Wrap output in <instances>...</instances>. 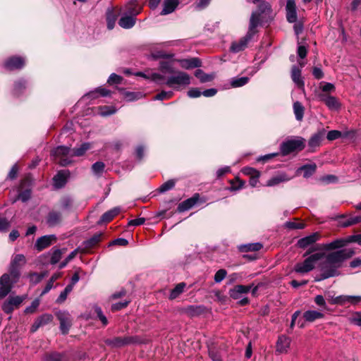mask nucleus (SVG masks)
Here are the masks:
<instances>
[{
  "label": "nucleus",
  "instance_id": "ea45409f",
  "mask_svg": "<svg viewBox=\"0 0 361 361\" xmlns=\"http://www.w3.org/2000/svg\"><path fill=\"white\" fill-rule=\"evenodd\" d=\"M120 15L119 10L114 8H109L106 11L107 23H115Z\"/></svg>",
  "mask_w": 361,
  "mask_h": 361
},
{
  "label": "nucleus",
  "instance_id": "774afa93",
  "mask_svg": "<svg viewBox=\"0 0 361 361\" xmlns=\"http://www.w3.org/2000/svg\"><path fill=\"white\" fill-rule=\"evenodd\" d=\"M312 75L314 78L319 80L324 77V73L322 70L319 67H314L312 69Z\"/></svg>",
  "mask_w": 361,
  "mask_h": 361
},
{
  "label": "nucleus",
  "instance_id": "49530a36",
  "mask_svg": "<svg viewBox=\"0 0 361 361\" xmlns=\"http://www.w3.org/2000/svg\"><path fill=\"white\" fill-rule=\"evenodd\" d=\"M320 88L322 93L327 94L329 92H334L335 91V86L332 83L330 82H322L320 83Z\"/></svg>",
  "mask_w": 361,
  "mask_h": 361
},
{
  "label": "nucleus",
  "instance_id": "c85d7f7f",
  "mask_svg": "<svg viewBox=\"0 0 361 361\" xmlns=\"http://www.w3.org/2000/svg\"><path fill=\"white\" fill-rule=\"evenodd\" d=\"M180 66L185 69H190L201 66V61L197 58L180 59Z\"/></svg>",
  "mask_w": 361,
  "mask_h": 361
},
{
  "label": "nucleus",
  "instance_id": "0e129e2a",
  "mask_svg": "<svg viewBox=\"0 0 361 361\" xmlns=\"http://www.w3.org/2000/svg\"><path fill=\"white\" fill-rule=\"evenodd\" d=\"M211 0H197L195 4V8L199 10L205 8L210 4Z\"/></svg>",
  "mask_w": 361,
  "mask_h": 361
},
{
  "label": "nucleus",
  "instance_id": "7c9ffc66",
  "mask_svg": "<svg viewBox=\"0 0 361 361\" xmlns=\"http://www.w3.org/2000/svg\"><path fill=\"white\" fill-rule=\"evenodd\" d=\"M61 221V214L59 212L51 211L47 216V224L50 227L56 226Z\"/></svg>",
  "mask_w": 361,
  "mask_h": 361
},
{
  "label": "nucleus",
  "instance_id": "3c124183",
  "mask_svg": "<svg viewBox=\"0 0 361 361\" xmlns=\"http://www.w3.org/2000/svg\"><path fill=\"white\" fill-rule=\"evenodd\" d=\"M125 97L128 101L132 102L142 97V94L141 92H127L125 94Z\"/></svg>",
  "mask_w": 361,
  "mask_h": 361
},
{
  "label": "nucleus",
  "instance_id": "e2e57ef3",
  "mask_svg": "<svg viewBox=\"0 0 361 361\" xmlns=\"http://www.w3.org/2000/svg\"><path fill=\"white\" fill-rule=\"evenodd\" d=\"M202 94V92L198 88H191L188 92V95L191 98H197L200 97Z\"/></svg>",
  "mask_w": 361,
  "mask_h": 361
},
{
  "label": "nucleus",
  "instance_id": "13d9d810",
  "mask_svg": "<svg viewBox=\"0 0 361 361\" xmlns=\"http://www.w3.org/2000/svg\"><path fill=\"white\" fill-rule=\"evenodd\" d=\"M286 226L290 229H302L305 228V224L302 222L288 221L286 223Z\"/></svg>",
  "mask_w": 361,
  "mask_h": 361
},
{
  "label": "nucleus",
  "instance_id": "052dcab7",
  "mask_svg": "<svg viewBox=\"0 0 361 361\" xmlns=\"http://www.w3.org/2000/svg\"><path fill=\"white\" fill-rule=\"evenodd\" d=\"M73 201L71 198L65 197L61 200V207L63 209H68L71 207Z\"/></svg>",
  "mask_w": 361,
  "mask_h": 361
},
{
  "label": "nucleus",
  "instance_id": "9b49d317",
  "mask_svg": "<svg viewBox=\"0 0 361 361\" xmlns=\"http://www.w3.org/2000/svg\"><path fill=\"white\" fill-rule=\"evenodd\" d=\"M17 282L11 274H4L0 278V298H5L11 291L13 283Z\"/></svg>",
  "mask_w": 361,
  "mask_h": 361
},
{
  "label": "nucleus",
  "instance_id": "de8ad7c7",
  "mask_svg": "<svg viewBox=\"0 0 361 361\" xmlns=\"http://www.w3.org/2000/svg\"><path fill=\"white\" fill-rule=\"evenodd\" d=\"M105 167V164L102 161H97L92 166V170L96 175H100Z\"/></svg>",
  "mask_w": 361,
  "mask_h": 361
},
{
  "label": "nucleus",
  "instance_id": "4c0bfd02",
  "mask_svg": "<svg viewBox=\"0 0 361 361\" xmlns=\"http://www.w3.org/2000/svg\"><path fill=\"white\" fill-rule=\"evenodd\" d=\"M186 286V283L184 282L179 283L177 284L173 289L171 290L169 295L170 300H174L178 298L184 290Z\"/></svg>",
  "mask_w": 361,
  "mask_h": 361
},
{
  "label": "nucleus",
  "instance_id": "c9c22d12",
  "mask_svg": "<svg viewBox=\"0 0 361 361\" xmlns=\"http://www.w3.org/2000/svg\"><path fill=\"white\" fill-rule=\"evenodd\" d=\"M195 76L202 83L210 82L214 78V74H207L201 69H197L195 71Z\"/></svg>",
  "mask_w": 361,
  "mask_h": 361
},
{
  "label": "nucleus",
  "instance_id": "c756f323",
  "mask_svg": "<svg viewBox=\"0 0 361 361\" xmlns=\"http://www.w3.org/2000/svg\"><path fill=\"white\" fill-rule=\"evenodd\" d=\"M179 4L178 0H164L161 15H167L175 11Z\"/></svg>",
  "mask_w": 361,
  "mask_h": 361
},
{
  "label": "nucleus",
  "instance_id": "393cba45",
  "mask_svg": "<svg viewBox=\"0 0 361 361\" xmlns=\"http://www.w3.org/2000/svg\"><path fill=\"white\" fill-rule=\"evenodd\" d=\"M181 311L187 316L194 317L202 314L204 312V307L202 305H189L183 307Z\"/></svg>",
  "mask_w": 361,
  "mask_h": 361
},
{
  "label": "nucleus",
  "instance_id": "cd10ccee",
  "mask_svg": "<svg viewBox=\"0 0 361 361\" xmlns=\"http://www.w3.org/2000/svg\"><path fill=\"white\" fill-rule=\"evenodd\" d=\"M103 233L99 232L95 233L92 238L85 240L83 243L84 248L82 250L83 252L87 251V250L94 247L97 244H98L102 238Z\"/></svg>",
  "mask_w": 361,
  "mask_h": 361
},
{
  "label": "nucleus",
  "instance_id": "aec40b11",
  "mask_svg": "<svg viewBox=\"0 0 361 361\" xmlns=\"http://www.w3.org/2000/svg\"><path fill=\"white\" fill-rule=\"evenodd\" d=\"M25 65L23 58L13 56L8 59L4 63V66L8 70L20 69Z\"/></svg>",
  "mask_w": 361,
  "mask_h": 361
},
{
  "label": "nucleus",
  "instance_id": "5701e85b",
  "mask_svg": "<svg viewBox=\"0 0 361 361\" xmlns=\"http://www.w3.org/2000/svg\"><path fill=\"white\" fill-rule=\"evenodd\" d=\"M252 287V285H237L230 290V296L235 300L239 299L242 294L247 293Z\"/></svg>",
  "mask_w": 361,
  "mask_h": 361
},
{
  "label": "nucleus",
  "instance_id": "f8f14e48",
  "mask_svg": "<svg viewBox=\"0 0 361 361\" xmlns=\"http://www.w3.org/2000/svg\"><path fill=\"white\" fill-rule=\"evenodd\" d=\"M141 9L142 8L139 4L129 5L127 12L120 19L119 23H135V17L140 13Z\"/></svg>",
  "mask_w": 361,
  "mask_h": 361
},
{
  "label": "nucleus",
  "instance_id": "58836bf2",
  "mask_svg": "<svg viewBox=\"0 0 361 361\" xmlns=\"http://www.w3.org/2000/svg\"><path fill=\"white\" fill-rule=\"evenodd\" d=\"M317 166L315 164H306L300 168H299L298 171L303 172V176L305 178H309L312 175H313L316 171Z\"/></svg>",
  "mask_w": 361,
  "mask_h": 361
},
{
  "label": "nucleus",
  "instance_id": "4be33fe9",
  "mask_svg": "<svg viewBox=\"0 0 361 361\" xmlns=\"http://www.w3.org/2000/svg\"><path fill=\"white\" fill-rule=\"evenodd\" d=\"M53 320V316L50 314H44L40 317H37L33 323L31 331L32 332L36 331L40 326L48 324Z\"/></svg>",
  "mask_w": 361,
  "mask_h": 361
},
{
  "label": "nucleus",
  "instance_id": "a19ab883",
  "mask_svg": "<svg viewBox=\"0 0 361 361\" xmlns=\"http://www.w3.org/2000/svg\"><path fill=\"white\" fill-rule=\"evenodd\" d=\"M293 111L295 116V118L298 121H302L304 116V106L299 102H295L293 104Z\"/></svg>",
  "mask_w": 361,
  "mask_h": 361
},
{
  "label": "nucleus",
  "instance_id": "39448f33",
  "mask_svg": "<svg viewBox=\"0 0 361 361\" xmlns=\"http://www.w3.org/2000/svg\"><path fill=\"white\" fill-rule=\"evenodd\" d=\"M324 257V253H314L307 257L302 262L298 263L294 267L297 273L305 274L314 269L317 262Z\"/></svg>",
  "mask_w": 361,
  "mask_h": 361
},
{
  "label": "nucleus",
  "instance_id": "72a5a7b5",
  "mask_svg": "<svg viewBox=\"0 0 361 361\" xmlns=\"http://www.w3.org/2000/svg\"><path fill=\"white\" fill-rule=\"evenodd\" d=\"M120 211L121 209L119 207H115L112 209L106 212L101 216L99 223L111 221L116 216H117L119 214Z\"/></svg>",
  "mask_w": 361,
  "mask_h": 361
},
{
  "label": "nucleus",
  "instance_id": "f704fd0d",
  "mask_svg": "<svg viewBox=\"0 0 361 361\" xmlns=\"http://www.w3.org/2000/svg\"><path fill=\"white\" fill-rule=\"evenodd\" d=\"M324 314L322 312L316 310H308L305 312L303 314V317L305 318V319L310 322H314L316 319L322 318Z\"/></svg>",
  "mask_w": 361,
  "mask_h": 361
},
{
  "label": "nucleus",
  "instance_id": "f257e3e1",
  "mask_svg": "<svg viewBox=\"0 0 361 361\" xmlns=\"http://www.w3.org/2000/svg\"><path fill=\"white\" fill-rule=\"evenodd\" d=\"M355 252L352 248L342 249L332 252L325 255V259L320 262L319 267L321 274L315 279L319 281L340 274L338 269L342 267L343 262L355 255Z\"/></svg>",
  "mask_w": 361,
  "mask_h": 361
},
{
  "label": "nucleus",
  "instance_id": "4d7b16f0",
  "mask_svg": "<svg viewBox=\"0 0 361 361\" xmlns=\"http://www.w3.org/2000/svg\"><path fill=\"white\" fill-rule=\"evenodd\" d=\"M351 323L357 326H361V312H356L350 317Z\"/></svg>",
  "mask_w": 361,
  "mask_h": 361
},
{
  "label": "nucleus",
  "instance_id": "37998d69",
  "mask_svg": "<svg viewBox=\"0 0 361 361\" xmlns=\"http://www.w3.org/2000/svg\"><path fill=\"white\" fill-rule=\"evenodd\" d=\"M65 251H66V249H64L63 250H59V249L54 250L53 252L51 254V260H50L51 264H55L57 262H59V260L61 258L62 254Z\"/></svg>",
  "mask_w": 361,
  "mask_h": 361
},
{
  "label": "nucleus",
  "instance_id": "0eeeda50",
  "mask_svg": "<svg viewBox=\"0 0 361 361\" xmlns=\"http://www.w3.org/2000/svg\"><path fill=\"white\" fill-rule=\"evenodd\" d=\"M305 146V140L303 138L290 140L281 145V152L282 154L288 155L295 151L303 149Z\"/></svg>",
  "mask_w": 361,
  "mask_h": 361
},
{
  "label": "nucleus",
  "instance_id": "b1692460",
  "mask_svg": "<svg viewBox=\"0 0 361 361\" xmlns=\"http://www.w3.org/2000/svg\"><path fill=\"white\" fill-rule=\"evenodd\" d=\"M290 338L285 335L279 336L276 342V351L280 353H287L290 345Z\"/></svg>",
  "mask_w": 361,
  "mask_h": 361
},
{
  "label": "nucleus",
  "instance_id": "bb28decb",
  "mask_svg": "<svg viewBox=\"0 0 361 361\" xmlns=\"http://www.w3.org/2000/svg\"><path fill=\"white\" fill-rule=\"evenodd\" d=\"M325 135V130L322 129L312 135L308 142L310 148L314 149L320 145Z\"/></svg>",
  "mask_w": 361,
  "mask_h": 361
},
{
  "label": "nucleus",
  "instance_id": "9d476101",
  "mask_svg": "<svg viewBox=\"0 0 361 361\" xmlns=\"http://www.w3.org/2000/svg\"><path fill=\"white\" fill-rule=\"evenodd\" d=\"M71 154V149L65 146H59L52 150L51 156L54 157L56 159H59L60 165L65 166L71 163V160L66 157Z\"/></svg>",
  "mask_w": 361,
  "mask_h": 361
},
{
  "label": "nucleus",
  "instance_id": "473e14b6",
  "mask_svg": "<svg viewBox=\"0 0 361 361\" xmlns=\"http://www.w3.org/2000/svg\"><path fill=\"white\" fill-rule=\"evenodd\" d=\"M289 180H290V178L286 174L281 173L270 178L267 181V185L269 187L275 186L282 182L288 181Z\"/></svg>",
  "mask_w": 361,
  "mask_h": 361
},
{
  "label": "nucleus",
  "instance_id": "c03bdc74",
  "mask_svg": "<svg viewBox=\"0 0 361 361\" xmlns=\"http://www.w3.org/2000/svg\"><path fill=\"white\" fill-rule=\"evenodd\" d=\"M97 93H99L100 95H102L103 97H106V96L109 95L110 92H109V90H106L105 88L98 87L94 91L90 92L88 94H85V97H96L95 94Z\"/></svg>",
  "mask_w": 361,
  "mask_h": 361
},
{
  "label": "nucleus",
  "instance_id": "864d4df0",
  "mask_svg": "<svg viewBox=\"0 0 361 361\" xmlns=\"http://www.w3.org/2000/svg\"><path fill=\"white\" fill-rule=\"evenodd\" d=\"M361 222V216H353L348 219V220L343 223V226L347 227Z\"/></svg>",
  "mask_w": 361,
  "mask_h": 361
},
{
  "label": "nucleus",
  "instance_id": "423d86ee",
  "mask_svg": "<svg viewBox=\"0 0 361 361\" xmlns=\"http://www.w3.org/2000/svg\"><path fill=\"white\" fill-rule=\"evenodd\" d=\"M350 243V242L348 241V237H347L346 238L336 239L329 243L316 244V245L312 246L309 249L307 254H310V253L317 251V250H326V251L334 250L336 249L343 247L348 243Z\"/></svg>",
  "mask_w": 361,
  "mask_h": 361
},
{
  "label": "nucleus",
  "instance_id": "09e8293b",
  "mask_svg": "<svg viewBox=\"0 0 361 361\" xmlns=\"http://www.w3.org/2000/svg\"><path fill=\"white\" fill-rule=\"evenodd\" d=\"M45 361H61L62 355L56 352L48 353L44 357Z\"/></svg>",
  "mask_w": 361,
  "mask_h": 361
},
{
  "label": "nucleus",
  "instance_id": "69168bd1",
  "mask_svg": "<svg viewBox=\"0 0 361 361\" xmlns=\"http://www.w3.org/2000/svg\"><path fill=\"white\" fill-rule=\"evenodd\" d=\"M10 227V222L6 218H0V232L6 231Z\"/></svg>",
  "mask_w": 361,
  "mask_h": 361
},
{
  "label": "nucleus",
  "instance_id": "f3484780",
  "mask_svg": "<svg viewBox=\"0 0 361 361\" xmlns=\"http://www.w3.org/2000/svg\"><path fill=\"white\" fill-rule=\"evenodd\" d=\"M56 241V237L55 235H44L37 240L35 247L37 250L41 251Z\"/></svg>",
  "mask_w": 361,
  "mask_h": 361
},
{
  "label": "nucleus",
  "instance_id": "79ce46f5",
  "mask_svg": "<svg viewBox=\"0 0 361 361\" xmlns=\"http://www.w3.org/2000/svg\"><path fill=\"white\" fill-rule=\"evenodd\" d=\"M250 80L248 77L233 78L231 80V86L232 87H240L246 85Z\"/></svg>",
  "mask_w": 361,
  "mask_h": 361
},
{
  "label": "nucleus",
  "instance_id": "dca6fc26",
  "mask_svg": "<svg viewBox=\"0 0 361 361\" xmlns=\"http://www.w3.org/2000/svg\"><path fill=\"white\" fill-rule=\"evenodd\" d=\"M286 18L288 23H296L297 7L295 0H287L286 5Z\"/></svg>",
  "mask_w": 361,
  "mask_h": 361
},
{
  "label": "nucleus",
  "instance_id": "20e7f679",
  "mask_svg": "<svg viewBox=\"0 0 361 361\" xmlns=\"http://www.w3.org/2000/svg\"><path fill=\"white\" fill-rule=\"evenodd\" d=\"M190 79L187 73L179 71L169 77L164 84L175 90H180L190 84Z\"/></svg>",
  "mask_w": 361,
  "mask_h": 361
},
{
  "label": "nucleus",
  "instance_id": "2eb2a0df",
  "mask_svg": "<svg viewBox=\"0 0 361 361\" xmlns=\"http://www.w3.org/2000/svg\"><path fill=\"white\" fill-rule=\"evenodd\" d=\"M300 68L293 66L291 68V78L294 83L300 89H304L305 82L301 77V68L305 66L304 62H299Z\"/></svg>",
  "mask_w": 361,
  "mask_h": 361
},
{
  "label": "nucleus",
  "instance_id": "680f3d73",
  "mask_svg": "<svg viewBox=\"0 0 361 361\" xmlns=\"http://www.w3.org/2000/svg\"><path fill=\"white\" fill-rule=\"evenodd\" d=\"M122 80V77L120 75H118L115 73H112L109 79H108V83L109 85H114V84H120Z\"/></svg>",
  "mask_w": 361,
  "mask_h": 361
},
{
  "label": "nucleus",
  "instance_id": "8fccbe9b",
  "mask_svg": "<svg viewBox=\"0 0 361 361\" xmlns=\"http://www.w3.org/2000/svg\"><path fill=\"white\" fill-rule=\"evenodd\" d=\"M175 180H169L164 183H163L160 188H159V192H165L171 189H172L175 185Z\"/></svg>",
  "mask_w": 361,
  "mask_h": 361
},
{
  "label": "nucleus",
  "instance_id": "6e6552de",
  "mask_svg": "<svg viewBox=\"0 0 361 361\" xmlns=\"http://www.w3.org/2000/svg\"><path fill=\"white\" fill-rule=\"evenodd\" d=\"M55 315L60 322L61 331L63 334H67L72 326L73 319L71 314L66 310H59Z\"/></svg>",
  "mask_w": 361,
  "mask_h": 361
},
{
  "label": "nucleus",
  "instance_id": "bf43d9fd",
  "mask_svg": "<svg viewBox=\"0 0 361 361\" xmlns=\"http://www.w3.org/2000/svg\"><path fill=\"white\" fill-rule=\"evenodd\" d=\"M94 311L97 315V317L99 319L102 323L104 325H106L108 324V320L105 315L103 314L102 309L99 307H95Z\"/></svg>",
  "mask_w": 361,
  "mask_h": 361
},
{
  "label": "nucleus",
  "instance_id": "603ef678",
  "mask_svg": "<svg viewBox=\"0 0 361 361\" xmlns=\"http://www.w3.org/2000/svg\"><path fill=\"white\" fill-rule=\"evenodd\" d=\"M227 271L226 269H221L218 270L214 275V281L216 283H221L226 276Z\"/></svg>",
  "mask_w": 361,
  "mask_h": 361
},
{
  "label": "nucleus",
  "instance_id": "412c9836",
  "mask_svg": "<svg viewBox=\"0 0 361 361\" xmlns=\"http://www.w3.org/2000/svg\"><path fill=\"white\" fill-rule=\"evenodd\" d=\"M70 173L67 170H62L57 173L54 177V185L57 188H61L65 185L67 179L69 177Z\"/></svg>",
  "mask_w": 361,
  "mask_h": 361
},
{
  "label": "nucleus",
  "instance_id": "5fc2aeb1",
  "mask_svg": "<svg viewBox=\"0 0 361 361\" xmlns=\"http://www.w3.org/2000/svg\"><path fill=\"white\" fill-rule=\"evenodd\" d=\"M173 93L172 91H161L160 93L157 94L154 99L155 100H163V99H167L171 97H172Z\"/></svg>",
  "mask_w": 361,
  "mask_h": 361
},
{
  "label": "nucleus",
  "instance_id": "7ed1b4c3",
  "mask_svg": "<svg viewBox=\"0 0 361 361\" xmlns=\"http://www.w3.org/2000/svg\"><path fill=\"white\" fill-rule=\"evenodd\" d=\"M274 13L268 2L263 1L259 4L257 10L250 18V23H268L273 20Z\"/></svg>",
  "mask_w": 361,
  "mask_h": 361
},
{
  "label": "nucleus",
  "instance_id": "f03ea898",
  "mask_svg": "<svg viewBox=\"0 0 361 361\" xmlns=\"http://www.w3.org/2000/svg\"><path fill=\"white\" fill-rule=\"evenodd\" d=\"M259 24H250L247 34L237 41L231 43L230 51L233 53H238L245 50L250 42L255 40L258 33Z\"/></svg>",
  "mask_w": 361,
  "mask_h": 361
},
{
  "label": "nucleus",
  "instance_id": "4468645a",
  "mask_svg": "<svg viewBox=\"0 0 361 361\" xmlns=\"http://www.w3.org/2000/svg\"><path fill=\"white\" fill-rule=\"evenodd\" d=\"M318 97L331 111H337L341 107V104L336 97L329 94L320 93L318 94Z\"/></svg>",
  "mask_w": 361,
  "mask_h": 361
},
{
  "label": "nucleus",
  "instance_id": "6e6d98bb",
  "mask_svg": "<svg viewBox=\"0 0 361 361\" xmlns=\"http://www.w3.org/2000/svg\"><path fill=\"white\" fill-rule=\"evenodd\" d=\"M341 135H342V133L339 130H330L327 133L326 138L329 141H333V140H335L338 139L339 137H341Z\"/></svg>",
  "mask_w": 361,
  "mask_h": 361
},
{
  "label": "nucleus",
  "instance_id": "a211bd4d",
  "mask_svg": "<svg viewBox=\"0 0 361 361\" xmlns=\"http://www.w3.org/2000/svg\"><path fill=\"white\" fill-rule=\"evenodd\" d=\"M134 342V338L133 337H115L105 341L106 345L114 348L121 347Z\"/></svg>",
  "mask_w": 361,
  "mask_h": 361
},
{
  "label": "nucleus",
  "instance_id": "6ab92c4d",
  "mask_svg": "<svg viewBox=\"0 0 361 361\" xmlns=\"http://www.w3.org/2000/svg\"><path fill=\"white\" fill-rule=\"evenodd\" d=\"M321 235L319 233H314L308 236L304 237L298 241V245L301 248H306L310 245H312L319 240Z\"/></svg>",
  "mask_w": 361,
  "mask_h": 361
},
{
  "label": "nucleus",
  "instance_id": "338daca9",
  "mask_svg": "<svg viewBox=\"0 0 361 361\" xmlns=\"http://www.w3.org/2000/svg\"><path fill=\"white\" fill-rule=\"evenodd\" d=\"M128 303H129V301H126V300L124 302L114 303L111 306V310L113 311H118L119 310H121V309L126 307L128 305Z\"/></svg>",
  "mask_w": 361,
  "mask_h": 361
},
{
  "label": "nucleus",
  "instance_id": "a878e982",
  "mask_svg": "<svg viewBox=\"0 0 361 361\" xmlns=\"http://www.w3.org/2000/svg\"><path fill=\"white\" fill-rule=\"evenodd\" d=\"M199 194H195L192 197L188 198L180 202L178 206V211L183 212L191 209L198 201Z\"/></svg>",
  "mask_w": 361,
  "mask_h": 361
},
{
  "label": "nucleus",
  "instance_id": "a18cd8bd",
  "mask_svg": "<svg viewBox=\"0 0 361 361\" xmlns=\"http://www.w3.org/2000/svg\"><path fill=\"white\" fill-rule=\"evenodd\" d=\"M116 110L112 106H101L99 107V114L102 116H106L116 113Z\"/></svg>",
  "mask_w": 361,
  "mask_h": 361
},
{
  "label": "nucleus",
  "instance_id": "ddd939ff",
  "mask_svg": "<svg viewBox=\"0 0 361 361\" xmlns=\"http://www.w3.org/2000/svg\"><path fill=\"white\" fill-rule=\"evenodd\" d=\"M24 298L20 296H10L2 305L3 311L6 314L11 313L23 302Z\"/></svg>",
  "mask_w": 361,
  "mask_h": 361
},
{
  "label": "nucleus",
  "instance_id": "1a4fd4ad",
  "mask_svg": "<svg viewBox=\"0 0 361 361\" xmlns=\"http://www.w3.org/2000/svg\"><path fill=\"white\" fill-rule=\"evenodd\" d=\"M26 262L25 257L23 255L18 254L13 256L9 268L11 276L14 279V281H18L20 276L19 269Z\"/></svg>",
  "mask_w": 361,
  "mask_h": 361
},
{
  "label": "nucleus",
  "instance_id": "e433bc0d",
  "mask_svg": "<svg viewBox=\"0 0 361 361\" xmlns=\"http://www.w3.org/2000/svg\"><path fill=\"white\" fill-rule=\"evenodd\" d=\"M90 148V143H83L80 145V147L71 149V157L82 156L85 153V152Z\"/></svg>",
  "mask_w": 361,
  "mask_h": 361
},
{
  "label": "nucleus",
  "instance_id": "2f4dec72",
  "mask_svg": "<svg viewBox=\"0 0 361 361\" xmlns=\"http://www.w3.org/2000/svg\"><path fill=\"white\" fill-rule=\"evenodd\" d=\"M361 301V296L340 295L334 299V303L343 304L346 302L357 303Z\"/></svg>",
  "mask_w": 361,
  "mask_h": 361
}]
</instances>
